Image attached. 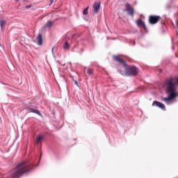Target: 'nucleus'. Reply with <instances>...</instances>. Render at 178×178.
<instances>
[{
	"label": "nucleus",
	"instance_id": "obj_1",
	"mask_svg": "<svg viewBox=\"0 0 178 178\" xmlns=\"http://www.w3.org/2000/svg\"><path fill=\"white\" fill-rule=\"evenodd\" d=\"M34 164L29 161L19 163L14 169L7 174V178H19L22 176H27L29 173L33 172Z\"/></svg>",
	"mask_w": 178,
	"mask_h": 178
},
{
	"label": "nucleus",
	"instance_id": "obj_2",
	"mask_svg": "<svg viewBox=\"0 0 178 178\" xmlns=\"http://www.w3.org/2000/svg\"><path fill=\"white\" fill-rule=\"evenodd\" d=\"M166 90L165 92L167 94L168 97H162V100L165 102L166 105H172L174 104L173 99L177 98L178 92L176 89V84L173 83V80L170 79L166 81Z\"/></svg>",
	"mask_w": 178,
	"mask_h": 178
},
{
	"label": "nucleus",
	"instance_id": "obj_3",
	"mask_svg": "<svg viewBox=\"0 0 178 178\" xmlns=\"http://www.w3.org/2000/svg\"><path fill=\"white\" fill-rule=\"evenodd\" d=\"M114 60L115 62H118V63H121L122 66H124L125 69V74L126 76H137L138 74V68L136 66L128 67L126 61L124 60L119 58L118 56H113Z\"/></svg>",
	"mask_w": 178,
	"mask_h": 178
},
{
	"label": "nucleus",
	"instance_id": "obj_4",
	"mask_svg": "<svg viewBox=\"0 0 178 178\" xmlns=\"http://www.w3.org/2000/svg\"><path fill=\"white\" fill-rule=\"evenodd\" d=\"M124 11H127L128 13V15H129L130 16H134V8L129 2L126 3L125 10H124Z\"/></svg>",
	"mask_w": 178,
	"mask_h": 178
},
{
	"label": "nucleus",
	"instance_id": "obj_5",
	"mask_svg": "<svg viewBox=\"0 0 178 178\" xmlns=\"http://www.w3.org/2000/svg\"><path fill=\"white\" fill-rule=\"evenodd\" d=\"M159 19H161L160 16L151 15L149 18V23H150V24H156V23L159 22Z\"/></svg>",
	"mask_w": 178,
	"mask_h": 178
},
{
	"label": "nucleus",
	"instance_id": "obj_6",
	"mask_svg": "<svg viewBox=\"0 0 178 178\" xmlns=\"http://www.w3.org/2000/svg\"><path fill=\"white\" fill-rule=\"evenodd\" d=\"M27 111H29L30 113H35L36 115H38V116H40V118H42V114H41L40 111L37 110V106L28 107Z\"/></svg>",
	"mask_w": 178,
	"mask_h": 178
},
{
	"label": "nucleus",
	"instance_id": "obj_7",
	"mask_svg": "<svg viewBox=\"0 0 178 178\" xmlns=\"http://www.w3.org/2000/svg\"><path fill=\"white\" fill-rule=\"evenodd\" d=\"M99 8H101V2L95 1L92 5L94 15H97L98 13V10H99Z\"/></svg>",
	"mask_w": 178,
	"mask_h": 178
},
{
	"label": "nucleus",
	"instance_id": "obj_8",
	"mask_svg": "<svg viewBox=\"0 0 178 178\" xmlns=\"http://www.w3.org/2000/svg\"><path fill=\"white\" fill-rule=\"evenodd\" d=\"M152 106H157V108H160V109H162L163 111H165V109H166V107L165 106V104H163V103H161L156 100L153 102Z\"/></svg>",
	"mask_w": 178,
	"mask_h": 178
},
{
	"label": "nucleus",
	"instance_id": "obj_9",
	"mask_svg": "<svg viewBox=\"0 0 178 178\" xmlns=\"http://www.w3.org/2000/svg\"><path fill=\"white\" fill-rule=\"evenodd\" d=\"M136 24L138 27H141V29H144L145 31L147 32V26H145V23L143 22V19H138L137 20Z\"/></svg>",
	"mask_w": 178,
	"mask_h": 178
},
{
	"label": "nucleus",
	"instance_id": "obj_10",
	"mask_svg": "<svg viewBox=\"0 0 178 178\" xmlns=\"http://www.w3.org/2000/svg\"><path fill=\"white\" fill-rule=\"evenodd\" d=\"M77 49H79V47L75 46L72 49V52H77L78 54H80V55L84 52V49H81L80 51H77Z\"/></svg>",
	"mask_w": 178,
	"mask_h": 178
},
{
	"label": "nucleus",
	"instance_id": "obj_11",
	"mask_svg": "<svg viewBox=\"0 0 178 178\" xmlns=\"http://www.w3.org/2000/svg\"><path fill=\"white\" fill-rule=\"evenodd\" d=\"M42 140H44V136L39 135L38 136L36 137L35 144L37 145H38L40 144V143H41V141H42Z\"/></svg>",
	"mask_w": 178,
	"mask_h": 178
},
{
	"label": "nucleus",
	"instance_id": "obj_12",
	"mask_svg": "<svg viewBox=\"0 0 178 178\" xmlns=\"http://www.w3.org/2000/svg\"><path fill=\"white\" fill-rule=\"evenodd\" d=\"M37 40H38V44L42 45V35H41V33H39L38 35Z\"/></svg>",
	"mask_w": 178,
	"mask_h": 178
},
{
	"label": "nucleus",
	"instance_id": "obj_13",
	"mask_svg": "<svg viewBox=\"0 0 178 178\" xmlns=\"http://www.w3.org/2000/svg\"><path fill=\"white\" fill-rule=\"evenodd\" d=\"M63 49H69L70 48V45H69V43L67 42H65V44L63 47Z\"/></svg>",
	"mask_w": 178,
	"mask_h": 178
},
{
	"label": "nucleus",
	"instance_id": "obj_14",
	"mask_svg": "<svg viewBox=\"0 0 178 178\" xmlns=\"http://www.w3.org/2000/svg\"><path fill=\"white\" fill-rule=\"evenodd\" d=\"M6 23V22H5V20L3 19L0 20V27L1 30L2 29H3V26H5Z\"/></svg>",
	"mask_w": 178,
	"mask_h": 178
},
{
	"label": "nucleus",
	"instance_id": "obj_15",
	"mask_svg": "<svg viewBox=\"0 0 178 178\" xmlns=\"http://www.w3.org/2000/svg\"><path fill=\"white\" fill-rule=\"evenodd\" d=\"M54 22H51V21H48L47 24H46V29L48 28V29H51V27H52V24Z\"/></svg>",
	"mask_w": 178,
	"mask_h": 178
},
{
	"label": "nucleus",
	"instance_id": "obj_16",
	"mask_svg": "<svg viewBox=\"0 0 178 178\" xmlns=\"http://www.w3.org/2000/svg\"><path fill=\"white\" fill-rule=\"evenodd\" d=\"M88 74H89V76H93L94 72H92V70L88 68Z\"/></svg>",
	"mask_w": 178,
	"mask_h": 178
},
{
	"label": "nucleus",
	"instance_id": "obj_17",
	"mask_svg": "<svg viewBox=\"0 0 178 178\" xmlns=\"http://www.w3.org/2000/svg\"><path fill=\"white\" fill-rule=\"evenodd\" d=\"M83 15H88V7L86 8L83 9Z\"/></svg>",
	"mask_w": 178,
	"mask_h": 178
},
{
	"label": "nucleus",
	"instance_id": "obj_18",
	"mask_svg": "<svg viewBox=\"0 0 178 178\" xmlns=\"http://www.w3.org/2000/svg\"><path fill=\"white\" fill-rule=\"evenodd\" d=\"M54 51H55V47H53L51 49V54L53 56L55 57V53L54 52Z\"/></svg>",
	"mask_w": 178,
	"mask_h": 178
},
{
	"label": "nucleus",
	"instance_id": "obj_19",
	"mask_svg": "<svg viewBox=\"0 0 178 178\" xmlns=\"http://www.w3.org/2000/svg\"><path fill=\"white\" fill-rule=\"evenodd\" d=\"M118 72L120 73V74H122V76L124 74V72L122 71V70H118Z\"/></svg>",
	"mask_w": 178,
	"mask_h": 178
},
{
	"label": "nucleus",
	"instance_id": "obj_20",
	"mask_svg": "<svg viewBox=\"0 0 178 178\" xmlns=\"http://www.w3.org/2000/svg\"><path fill=\"white\" fill-rule=\"evenodd\" d=\"M74 82L76 84V86H77V87H79V82H77V81L74 79Z\"/></svg>",
	"mask_w": 178,
	"mask_h": 178
},
{
	"label": "nucleus",
	"instance_id": "obj_21",
	"mask_svg": "<svg viewBox=\"0 0 178 178\" xmlns=\"http://www.w3.org/2000/svg\"><path fill=\"white\" fill-rule=\"evenodd\" d=\"M29 8H31V5H29V6H26V9H29Z\"/></svg>",
	"mask_w": 178,
	"mask_h": 178
},
{
	"label": "nucleus",
	"instance_id": "obj_22",
	"mask_svg": "<svg viewBox=\"0 0 178 178\" xmlns=\"http://www.w3.org/2000/svg\"><path fill=\"white\" fill-rule=\"evenodd\" d=\"M49 1H50L49 6H51V3H54V0H49Z\"/></svg>",
	"mask_w": 178,
	"mask_h": 178
},
{
	"label": "nucleus",
	"instance_id": "obj_23",
	"mask_svg": "<svg viewBox=\"0 0 178 178\" xmlns=\"http://www.w3.org/2000/svg\"><path fill=\"white\" fill-rule=\"evenodd\" d=\"M177 27L178 28V19L176 22Z\"/></svg>",
	"mask_w": 178,
	"mask_h": 178
},
{
	"label": "nucleus",
	"instance_id": "obj_24",
	"mask_svg": "<svg viewBox=\"0 0 178 178\" xmlns=\"http://www.w3.org/2000/svg\"><path fill=\"white\" fill-rule=\"evenodd\" d=\"M16 2H19V0H15Z\"/></svg>",
	"mask_w": 178,
	"mask_h": 178
},
{
	"label": "nucleus",
	"instance_id": "obj_25",
	"mask_svg": "<svg viewBox=\"0 0 178 178\" xmlns=\"http://www.w3.org/2000/svg\"><path fill=\"white\" fill-rule=\"evenodd\" d=\"M172 49H175V47H172Z\"/></svg>",
	"mask_w": 178,
	"mask_h": 178
},
{
	"label": "nucleus",
	"instance_id": "obj_26",
	"mask_svg": "<svg viewBox=\"0 0 178 178\" xmlns=\"http://www.w3.org/2000/svg\"><path fill=\"white\" fill-rule=\"evenodd\" d=\"M70 65H72V63H70Z\"/></svg>",
	"mask_w": 178,
	"mask_h": 178
},
{
	"label": "nucleus",
	"instance_id": "obj_27",
	"mask_svg": "<svg viewBox=\"0 0 178 178\" xmlns=\"http://www.w3.org/2000/svg\"><path fill=\"white\" fill-rule=\"evenodd\" d=\"M57 62H58V63H59V61H58V60H57Z\"/></svg>",
	"mask_w": 178,
	"mask_h": 178
}]
</instances>
